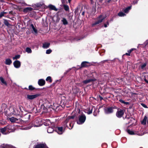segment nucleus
Masks as SVG:
<instances>
[{
    "mask_svg": "<svg viewBox=\"0 0 148 148\" xmlns=\"http://www.w3.org/2000/svg\"><path fill=\"white\" fill-rule=\"evenodd\" d=\"M7 13L5 12H3L0 14V18H1V17H2L5 14H6Z\"/></svg>",
    "mask_w": 148,
    "mask_h": 148,
    "instance_id": "nucleus-40",
    "label": "nucleus"
},
{
    "mask_svg": "<svg viewBox=\"0 0 148 148\" xmlns=\"http://www.w3.org/2000/svg\"><path fill=\"white\" fill-rule=\"evenodd\" d=\"M147 65V64L145 63L141 65L140 66V67L141 69H143L144 70L145 69V67Z\"/></svg>",
    "mask_w": 148,
    "mask_h": 148,
    "instance_id": "nucleus-32",
    "label": "nucleus"
},
{
    "mask_svg": "<svg viewBox=\"0 0 148 148\" xmlns=\"http://www.w3.org/2000/svg\"><path fill=\"white\" fill-rule=\"evenodd\" d=\"M9 119L12 123H18L19 122L18 119L13 117L10 118Z\"/></svg>",
    "mask_w": 148,
    "mask_h": 148,
    "instance_id": "nucleus-13",
    "label": "nucleus"
},
{
    "mask_svg": "<svg viewBox=\"0 0 148 148\" xmlns=\"http://www.w3.org/2000/svg\"><path fill=\"white\" fill-rule=\"evenodd\" d=\"M118 15L120 16H123L125 15V14L124 13L122 12H119L118 13Z\"/></svg>",
    "mask_w": 148,
    "mask_h": 148,
    "instance_id": "nucleus-33",
    "label": "nucleus"
},
{
    "mask_svg": "<svg viewBox=\"0 0 148 148\" xmlns=\"http://www.w3.org/2000/svg\"><path fill=\"white\" fill-rule=\"evenodd\" d=\"M84 12H82V14L83 15H84Z\"/></svg>",
    "mask_w": 148,
    "mask_h": 148,
    "instance_id": "nucleus-50",
    "label": "nucleus"
},
{
    "mask_svg": "<svg viewBox=\"0 0 148 148\" xmlns=\"http://www.w3.org/2000/svg\"><path fill=\"white\" fill-rule=\"evenodd\" d=\"M104 111L106 114L111 113L113 112V108L112 107H109L105 108Z\"/></svg>",
    "mask_w": 148,
    "mask_h": 148,
    "instance_id": "nucleus-5",
    "label": "nucleus"
},
{
    "mask_svg": "<svg viewBox=\"0 0 148 148\" xmlns=\"http://www.w3.org/2000/svg\"><path fill=\"white\" fill-rule=\"evenodd\" d=\"M54 131L53 128L52 127H49L47 129V132L49 133H52Z\"/></svg>",
    "mask_w": 148,
    "mask_h": 148,
    "instance_id": "nucleus-23",
    "label": "nucleus"
},
{
    "mask_svg": "<svg viewBox=\"0 0 148 148\" xmlns=\"http://www.w3.org/2000/svg\"><path fill=\"white\" fill-rule=\"evenodd\" d=\"M86 119V116L83 114L79 116L78 120L77 121V123L78 124L80 125L83 123Z\"/></svg>",
    "mask_w": 148,
    "mask_h": 148,
    "instance_id": "nucleus-1",
    "label": "nucleus"
},
{
    "mask_svg": "<svg viewBox=\"0 0 148 148\" xmlns=\"http://www.w3.org/2000/svg\"><path fill=\"white\" fill-rule=\"evenodd\" d=\"M97 110L96 109V110H94V112H93V115H94V116H96L97 115V114H96V113H95V111H96V110Z\"/></svg>",
    "mask_w": 148,
    "mask_h": 148,
    "instance_id": "nucleus-44",
    "label": "nucleus"
},
{
    "mask_svg": "<svg viewBox=\"0 0 148 148\" xmlns=\"http://www.w3.org/2000/svg\"><path fill=\"white\" fill-rule=\"evenodd\" d=\"M32 125H31L30 126H29L28 127H23L21 128V129L24 130H28L30 129L32 127Z\"/></svg>",
    "mask_w": 148,
    "mask_h": 148,
    "instance_id": "nucleus-29",
    "label": "nucleus"
},
{
    "mask_svg": "<svg viewBox=\"0 0 148 148\" xmlns=\"http://www.w3.org/2000/svg\"><path fill=\"white\" fill-rule=\"evenodd\" d=\"M48 6L51 10H53L55 11H57L58 10L57 9L54 5H49Z\"/></svg>",
    "mask_w": 148,
    "mask_h": 148,
    "instance_id": "nucleus-20",
    "label": "nucleus"
},
{
    "mask_svg": "<svg viewBox=\"0 0 148 148\" xmlns=\"http://www.w3.org/2000/svg\"><path fill=\"white\" fill-rule=\"evenodd\" d=\"M147 123H148V119H147Z\"/></svg>",
    "mask_w": 148,
    "mask_h": 148,
    "instance_id": "nucleus-54",
    "label": "nucleus"
},
{
    "mask_svg": "<svg viewBox=\"0 0 148 148\" xmlns=\"http://www.w3.org/2000/svg\"><path fill=\"white\" fill-rule=\"evenodd\" d=\"M6 73L7 74H8V71H7V69L6 70Z\"/></svg>",
    "mask_w": 148,
    "mask_h": 148,
    "instance_id": "nucleus-53",
    "label": "nucleus"
},
{
    "mask_svg": "<svg viewBox=\"0 0 148 148\" xmlns=\"http://www.w3.org/2000/svg\"><path fill=\"white\" fill-rule=\"evenodd\" d=\"M125 55H126L127 56H130V53H126ZM125 55V54H124Z\"/></svg>",
    "mask_w": 148,
    "mask_h": 148,
    "instance_id": "nucleus-46",
    "label": "nucleus"
},
{
    "mask_svg": "<svg viewBox=\"0 0 148 148\" xmlns=\"http://www.w3.org/2000/svg\"><path fill=\"white\" fill-rule=\"evenodd\" d=\"M71 1V0H68V1L69 3Z\"/></svg>",
    "mask_w": 148,
    "mask_h": 148,
    "instance_id": "nucleus-49",
    "label": "nucleus"
},
{
    "mask_svg": "<svg viewBox=\"0 0 148 148\" xmlns=\"http://www.w3.org/2000/svg\"><path fill=\"white\" fill-rule=\"evenodd\" d=\"M39 95L40 94H38L33 95H27V99H28L32 100L37 98Z\"/></svg>",
    "mask_w": 148,
    "mask_h": 148,
    "instance_id": "nucleus-2",
    "label": "nucleus"
},
{
    "mask_svg": "<svg viewBox=\"0 0 148 148\" xmlns=\"http://www.w3.org/2000/svg\"><path fill=\"white\" fill-rule=\"evenodd\" d=\"M131 6H129L125 8L124 10V12L126 13H127L129 10L131 9Z\"/></svg>",
    "mask_w": 148,
    "mask_h": 148,
    "instance_id": "nucleus-28",
    "label": "nucleus"
},
{
    "mask_svg": "<svg viewBox=\"0 0 148 148\" xmlns=\"http://www.w3.org/2000/svg\"><path fill=\"white\" fill-rule=\"evenodd\" d=\"M13 64L15 68H18L21 66V62L18 60H16L14 62Z\"/></svg>",
    "mask_w": 148,
    "mask_h": 148,
    "instance_id": "nucleus-8",
    "label": "nucleus"
},
{
    "mask_svg": "<svg viewBox=\"0 0 148 148\" xmlns=\"http://www.w3.org/2000/svg\"><path fill=\"white\" fill-rule=\"evenodd\" d=\"M120 102H121L122 103H124L126 105H128L129 104V103L128 102H125L124 101L122 100H119Z\"/></svg>",
    "mask_w": 148,
    "mask_h": 148,
    "instance_id": "nucleus-36",
    "label": "nucleus"
},
{
    "mask_svg": "<svg viewBox=\"0 0 148 148\" xmlns=\"http://www.w3.org/2000/svg\"><path fill=\"white\" fill-rule=\"evenodd\" d=\"M50 121L49 120H47V125H50Z\"/></svg>",
    "mask_w": 148,
    "mask_h": 148,
    "instance_id": "nucleus-42",
    "label": "nucleus"
},
{
    "mask_svg": "<svg viewBox=\"0 0 148 148\" xmlns=\"http://www.w3.org/2000/svg\"><path fill=\"white\" fill-rule=\"evenodd\" d=\"M31 27L32 28L35 34H37L38 32L37 30L35 28L34 25L32 24L31 25Z\"/></svg>",
    "mask_w": 148,
    "mask_h": 148,
    "instance_id": "nucleus-26",
    "label": "nucleus"
},
{
    "mask_svg": "<svg viewBox=\"0 0 148 148\" xmlns=\"http://www.w3.org/2000/svg\"><path fill=\"white\" fill-rule=\"evenodd\" d=\"M41 125V121L40 120L37 119L34 122V127H38L40 126Z\"/></svg>",
    "mask_w": 148,
    "mask_h": 148,
    "instance_id": "nucleus-9",
    "label": "nucleus"
},
{
    "mask_svg": "<svg viewBox=\"0 0 148 148\" xmlns=\"http://www.w3.org/2000/svg\"><path fill=\"white\" fill-rule=\"evenodd\" d=\"M33 10V8L31 7H27L23 10V12H27L32 11Z\"/></svg>",
    "mask_w": 148,
    "mask_h": 148,
    "instance_id": "nucleus-19",
    "label": "nucleus"
},
{
    "mask_svg": "<svg viewBox=\"0 0 148 148\" xmlns=\"http://www.w3.org/2000/svg\"><path fill=\"white\" fill-rule=\"evenodd\" d=\"M56 131L59 134H62L64 132L63 127H58Z\"/></svg>",
    "mask_w": 148,
    "mask_h": 148,
    "instance_id": "nucleus-11",
    "label": "nucleus"
},
{
    "mask_svg": "<svg viewBox=\"0 0 148 148\" xmlns=\"http://www.w3.org/2000/svg\"><path fill=\"white\" fill-rule=\"evenodd\" d=\"M11 13V12H9V14H10Z\"/></svg>",
    "mask_w": 148,
    "mask_h": 148,
    "instance_id": "nucleus-56",
    "label": "nucleus"
},
{
    "mask_svg": "<svg viewBox=\"0 0 148 148\" xmlns=\"http://www.w3.org/2000/svg\"><path fill=\"white\" fill-rule=\"evenodd\" d=\"M88 63L89 62H83L81 64V66L82 67H86L87 66V65H86V64Z\"/></svg>",
    "mask_w": 148,
    "mask_h": 148,
    "instance_id": "nucleus-25",
    "label": "nucleus"
},
{
    "mask_svg": "<svg viewBox=\"0 0 148 148\" xmlns=\"http://www.w3.org/2000/svg\"><path fill=\"white\" fill-rule=\"evenodd\" d=\"M134 49H133V48L132 49H131L128 51V53H131V52Z\"/></svg>",
    "mask_w": 148,
    "mask_h": 148,
    "instance_id": "nucleus-43",
    "label": "nucleus"
},
{
    "mask_svg": "<svg viewBox=\"0 0 148 148\" xmlns=\"http://www.w3.org/2000/svg\"><path fill=\"white\" fill-rule=\"evenodd\" d=\"M124 112L122 110H118L116 113V116L119 118L121 117L124 114Z\"/></svg>",
    "mask_w": 148,
    "mask_h": 148,
    "instance_id": "nucleus-7",
    "label": "nucleus"
},
{
    "mask_svg": "<svg viewBox=\"0 0 148 148\" xmlns=\"http://www.w3.org/2000/svg\"><path fill=\"white\" fill-rule=\"evenodd\" d=\"M63 1H64V0H62V3H63Z\"/></svg>",
    "mask_w": 148,
    "mask_h": 148,
    "instance_id": "nucleus-52",
    "label": "nucleus"
},
{
    "mask_svg": "<svg viewBox=\"0 0 148 148\" xmlns=\"http://www.w3.org/2000/svg\"><path fill=\"white\" fill-rule=\"evenodd\" d=\"M35 148H48L44 144H39L36 146Z\"/></svg>",
    "mask_w": 148,
    "mask_h": 148,
    "instance_id": "nucleus-15",
    "label": "nucleus"
},
{
    "mask_svg": "<svg viewBox=\"0 0 148 148\" xmlns=\"http://www.w3.org/2000/svg\"><path fill=\"white\" fill-rule=\"evenodd\" d=\"M100 99L101 100L102 99H103V98L101 96H99Z\"/></svg>",
    "mask_w": 148,
    "mask_h": 148,
    "instance_id": "nucleus-48",
    "label": "nucleus"
},
{
    "mask_svg": "<svg viewBox=\"0 0 148 148\" xmlns=\"http://www.w3.org/2000/svg\"><path fill=\"white\" fill-rule=\"evenodd\" d=\"M7 130L10 132H13L15 130V127L14 125H8L6 126Z\"/></svg>",
    "mask_w": 148,
    "mask_h": 148,
    "instance_id": "nucleus-6",
    "label": "nucleus"
},
{
    "mask_svg": "<svg viewBox=\"0 0 148 148\" xmlns=\"http://www.w3.org/2000/svg\"><path fill=\"white\" fill-rule=\"evenodd\" d=\"M105 18V17L104 16H102L100 15L99 17L98 21L96 22L95 23L93 24L92 26L98 24L99 23H101Z\"/></svg>",
    "mask_w": 148,
    "mask_h": 148,
    "instance_id": "nucleus-4",
    "label": "nucleus"
},
{
    "mask_svg": "<svg viewBox=\"0 0 148 148\" xmlns=\"http://www.w3.org/2000/svg\"><path fill=\"white\" fill-rule=\"evenodd\" d=\"M45 81L42 79H40L38 81V84L40 86H43L45 85Z\"/></svg>",
    "mask_w": 148,
    "mask_h": 148,
    "instance_id": "nucleus-14",
    "label": "nucleus"
},
{
    "mask_svg": "<svg viewBox=\"0 0 148 148\" xmlns=\"http://www.w3.org/2000/svg\"><path fill=\"white\" fill-rule=\"evenodd\" d=\"M20 57V55H17L15 56L13 58V60H16L18 59H19Z\"/></svg>",
    "mask_w": 148,
    "mask_h": 148,
    "instance_id": "nucleus-35",
    "label": "nucleus"
},
{
    "mask_svg": "<svg viewBox=\"0 0 148 148\" xmlns=\"http://www.w3.org/2000/svg\"><path fill=\"white\" fill-rule=\"evenodd\" d=\"M145 81V82H146V83L148 84V81L146 79H144Z\"/></svg>",
    "mask_w": 148,
    "mask_h": 148,
    "instance_id": "nucleus-47",
    "label": "nucleus"
},
{
    "mask_svg": "<svg viewBox=\"0 0 148 148\" xmlns=\"http://www.w3.org/2000/svg\"><path fill=\"white\" fill-rule=\"evenodd\" d=\"M137 3V2H136V3H134V4H135L136 3Z\"/></svg>",
    "mask_w": 148,
    "mask_h": 148,
    "instance_id": "nucleus-55",
    "label": "nucleus"
},
{
    "mask_svg": "<svg viewBox=\"0 0 148 148\" xmlns=\"http://www.w3.org/2000/svg\"><path fill=\"white\" fill-rule=\"evenodd\" d=\"M127 132L129 134L131 135L136 134L139 136H142L143 135V134L142 133H139L138 132H134V131L130 130H128Z\"/></svg>",
    "mask_w": 148,
    "mask_h": 148,
    "instance_id": "nucleus-3",
    "label": "nucleus"
},
{
    "mask_svg": "<svg viewBox=\"0 0 148 148\" xmlns=\"http://www.w3.org/2000/svg\"><path fill=\"white\" fill-rule=\"evenodd\" d=\"M52 52V50L51 49L47 50L46 51V53L47 54H49Z\"/></svg>",
    "mask_w": 148,
    "mask_h": 148,
    "instance_id": "nucleus-39",
    "label": "nucleus"
},
{
    "mask_svg": "<svg viewBox=\"0 0 148 148\" xmlns=\"http://www.w3.org/2000/svg\"><path fill=\"white\" fill-rule=\"evenodd\" d=\"M29 90H34L35 88L34 87L30 85L29 86Z\"/></svg>",
    "mask_w": 148,
    "mask_h": 148,
    "instance_id": "nucleus-38",
    "label": "nucleus"
},
{
    "mask_svg": "<svg viewBox=\"0 0 148 148\" xmlns=\"http://www.w3.org/2000/svg\"><path fill=\"white\" fill-rule=\"evenodd\" d=\"M12 63L11 60L9 58L6 59L5 60V63L6 64L8 65H10Z\"/></svg>",
    "mask_w": 148,
    "mask_h": 148,
    "instance_id": "nucleus-18",
    "label": "nucleus"
},
{
    "mask_svg": "<svg viewBox=\"0 0 148 148\" xmlns=\"http://www.w3.org/2000/svg\"><path fill=\"white\" fill-rule=\"evenodd\" d=\"M93 80V79H87V80L84 81L83 82V83L84 84H87L88 83H90V82L92 81Z\"/></svg>",
    "mask_w": 148,
    "mask_h": 148,
    "instance_id": "nucleus-22",
    "label": "nucleus"
},
{
    "mask_svg": "<svg viewBox=\"0 0 148 148\" xmlns=\"http://www.w3.org/2000/svg\"><path fill=\"white\" fill-rule=\"evenodd\" d=\"M109 25V23L108 22H107V24H104V26L105 27H107V25Z\"/></svg>",
    "mask_w": 148,
    "mask_h": 148,
    "instance_id": "nucleus-45",
    "label": "nucleus"
},
{
    "mask_svg": "<svg viewBox=\"0 0 148 148\" xmlns=\"http://www.w3.org/2000/svg\"><path fill=\"white\" fill-rule=\"evenodd\" d=\"M50 43L47 42H45L43 44L42 47L44 49H47L49 47Z\"/></svg>",
    "mask_w": 148,
    "mask_h": 148,
    "instance_id": "nucleus-17",
    "label": "nucleus"
},
{
    "mask_svg": "<svg viewBox=\"0 0 148 148\" xmlns=\"http://www.w3.org/2000/svg\"><path fill=\"white\" fill-rule=\"evenodd\" d=\"M4 23L6 26H8L9 25V24L8 21L6 20H5L4 21Z\"/></svg>",
    "mask_w": 148,
    "mask_h": 148,
    "instance_id": "nucleus-37",
    "label": "nucleus"
},
{
    "mask_svg": "<svg viewBox=\"0 0 148 148\" xmlns=\"http://www.w3.org/2000/svg\"><path fill=\"white\" fill-rule=\"evenodd\" d=\"M147 43H148V40L147 41Z\"/></svg>",
    "mask_w": 148,
    "mask_h": 148,
    "instance_id": "nucleus-58",
    "label": "nucleus"
},
{
    "mask_svg": "<svg viewBox=\"0 0 148 148\" xmlns=\"http://www.w3.org/2000/svg\"><path fill=\"white\" fill-rule=\"evenodd\" d=\"M61 21L64 25H66L68 23L66 19L65 18H63L61 20Z\"/></svg>",
    "mask_w": 148,
    "mask_h": 148,
    "instance_id": "nucleus-24",
    "label": "nucleus"
},
{
    "mask_svg": "<svg viewBox=\"0 0 148 148\" xmlns=\"http://www.w3.org/2000/svg\"><path fill=\"white\" fill-rule=\"evenodd\" d=\"M147 116H145L142 120V121L141 122V123L143 125H145L146 124L147 122Z\"/></svg>",
    "mask_w": 148,
    "mask_h": 148,
    "instance_id": "nucleus-21",
    "label": "nucleus"
},
{
    "mask_svg": "<svg viewBox=\"0 0 148 148\" xmlns=\"http://www.w3.org/2000/svg\"><path fill=\"white\" fill-rule=\"evenodd\" d=\"M93 109L95 110V107L93 106H91L89 110L86 111V112L88 114H90L92 113V110Z\"/></svg>",
    "mask_w": 148,
    "mask_h": 148,
    "instance_id": "nucleus-16",
    "label": "nucleus"
},
{
    "mask_svg": "<svg viewBox=\"0 0 148 148\" xmlns=\"http://www.w3.org/2000/svg\"><path fill=\"white\" fill-rule=\"evenodd\" d=\"M47 81H49L50 82H52V80L51 79V77L50 76L48 77L46 79Z\"/></svg>",
    "mask_w": 148,
    "mask_h": 148,
    "instance_id": "nucleus-34",
    "label": "nucleus"
},
{
    "mask_svg": "<svg viewBox=\"0 0 148 148\" xmlns=\"http://www.w3.org/2000/svg\"><path fill=\"white\" fill-rule=\"evenodd\" d=\"M63 7L64 8V10L65 11H69V6L68 5L64 4L63 5Z\"/></svg>",
    "mask_w": 148,
    "mask_h": 148,
    "instance_id": "nucleus-27",
    "label": "nucleus"
},
{
    "mask_svg": "<svg viewBox=\"0 0 148 148\" xmlns=\"http://www.w3.org/2000/svg\"><path fill=\"white\" fill-rule=\"evenodd\" d=\"M59 19H58V20H57V21L58 22H59Z\"/></svg>",
    "mask_w": 148,
    "mask_h": 148,
    "instance_id": "nucleus-51",
    "label": "nucleus"
},
{
    "mask_svg": "<svg viewBox=\"0 0 148 148\" xmlns=\"http://www.w3.org/2000/svg\"><path fill=\"white\" fill-rule=\"evenodd\" d=\"M74 118V116H69L66 119V121H65V123H66V124L68 122L69 120V119H73Z\"/></svg>",
    "mask_w": 148,
    "mask_h": 148,
    "instance_id": "nucleus-30",
    "label": "nucleus"
},
{
    "mask_svg": "<svg viewBox=\"0 0 148 148\" xmlns=\"http://www.w3.org/2000/svg\"><path fill=\"white\" fill-rule=\"evenodd\" d=\"M141 105H142V106L143 107L145 108H147V106L144 103H141Z\"/></svg>",
    "mask_w": 148,
    "mask_h": 148,
    "instance_id": "nucleus-41",
    "label": "nucleus"
},
{
    "mask_svg": "<svg viewBox=\"0 0 148 148\" xmlns=\"http://www.w3.org/2000/svg\"><path fill=\"white\" fill-rule=\"evenodd\" d=\"M30 116V115H29V117Z\"/></svg>",
    "mask_w": 148,
    "mask_h": 148,
    "instance_id": "nucleus-57",
    "label": "nucleus"
},
{
    "mask_svg": "<svg viewBox=\"0 0 148 148\" xmlns=\"http://www.w3.org/2000/svg\"><path fill=\"white\" fill-rule=\"evenodd\" d=\"M0 130L1 133L3 134L6 135L9 133L7 132V129L6 126L4 128H1L0 129Z\"/></svg>",
    "mask_w": 148,
    "mask_h": 148,
    "instance_id": "nucleus-10",
    "label": "nucleus"
},
{
    "mask_svg": "<svg viewBox=\"0 0 148 148\" xmlns=\"http://www.w3.org/2000/svg\"><path fill=\"white\" fill-rule=\"evenodd\" d=\"M26 51L28 53H31L32 51L31 49L29 47L26 48Z\"/></svg>",
    "mask_w": 148,
    "mask_h": 148,
    "instance_id": "nucleus-31",
    "label": "nucleus"
},
{
    "mask_svg": "<svg viewBox=\"0 0 148 148\" xmlns=\"http://www.w3.org/2000/svg\"><path fill=\"white\" fill-rule=\"evenodd\" d=\"M0 83L1 85H7V84L6 81L2 77H0Z\"/></svg>",
    "mask_w": 148,
    "mask_h": 148,
    "instance_id": "nucleus-12",
    "label": "nucleus"
}]
</instances>
